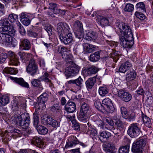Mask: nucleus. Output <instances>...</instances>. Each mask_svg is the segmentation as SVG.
<instances>
[{
  "label": "nucleus",
  "instance_id": "nucleus-1",
  "mask_svg": "<svg viewBox=\"0 0 153 153\" xmlns=\"http://www.w3.org/2000/svg\"><path fill=\"white\" fill-rule=\"evenodd\" d=\"M116 25L120 33L119 38L121 45L126 48H131L134 44V38L129 26L122 22L117 23Z\"/></svg>",
  "mask_w": 153,
  "mask_h": 153
},
{
  "label": "nucleus",
  "instance_id": "nucleus-2",
  "mask_svg": "<svg viewBox=\"0 0 153 153\" xmlns=\"http://www.w3.org/2000/svg\"><path fill=\"white\" fill-rule=\"evenodd\" d=\"M68 49L64 47H62L60 53L62 58L66 62L68 67L65 70V74L67 78L76 76L79 71L80 67L72 60V55L68 52Z\"/></svg>",
  "mask_w": 153,
  "mask_h": 153
},
{
  "label": "nucleus",
  "instance_id": "nucleus-3",
  "mask_svg": "<svg viewBox=\"0 0 153 153\" xmlns=\"http://www.w3.org/2000/svg\"><path fill=\"white\" fill-rule=\"evenodd\" d=\"M0 43L4 45H11L15 47L16 45V40L12 36L15 34L16 30H10L8 31L0 30Z\"/></svg>",
  "mask_w": 153,
  "mask_h": 153
},
{
  "label": "nucleus",
  "instance_id": "nucleus-4",
  "mask_svg": "<svg viewBox=\"0 0 153 153\" xmlns=\"http://www.w3.org/2000/svg\"><path fill=\"white\" fill-rule=\"evenodd\" d=\"M13 123H15L18 126L22 128H25L29 126L30 117L28 113H25L19 114H15L12 117Z\"/></svg>",
  "mask_w": 153,
  "mask_h": 153
},
{
  "label": "nucleus",
  "instance_id": "nucleus-5",
  "mask_svg": "<svg viewBox=\"0 0 153 153\" xmlns=\"http://www.w3.org/2000/svg\"><path fill=\"white\" fill-rule=\"evenodd\" d=\"M146 139L144 138L134 141L133 143L131 151L134 153H143V148L145 146Z\"/></svg>",
  "mask_w": 153,
  "mask_h": 153
},
{
  "label": "nucleus",
  "instance_id": "nucleus-6",
  "mask_svg": "<svg viewBox=\"0 0 153 153\" xmlns=\"http://www.w3.org/2000/svg\"><path fill=\"white\" fill-rule=\"evenodd\" d=\"M33 125L37 130L39 133L41 134H45L48 132V130L45 127L41 126H38L39 122L38 113L36 111L33 113Z\"/></svg>",
  "mask_w": 153,
  "mask_h": 153
},
{
  "label": "nucleus",
  "instance_id": "nucleus-7",
  "mask_svg": "<svg viewBox=\"0 0 153 153\" xmlns=\"http://www.w3.org/2000/svg\"><path fill=\"white\" fill-rule=\"evenodd\" d=\"M139 126V124L136 123H133L130 125L127 131V133L130 137L134 138L139 134L140 130Z\"/></svg>",
  "mask_w": 153,
  "mask_h": 153
},
{
  "label": "nucleus",
  "instance_id": "nucleus-8",
  "mask_svg": "<svg viewBox=\"0 0 153 153\" xmlns=\"http://www.w3.org/2000/svg\"><path fill=\"white\" fill-rule=\"evenodd\" d=\"M38 67L35 60L33 59H31L28 65L26 67V71L32 76H34L37 74Z\"/></svg>",
  "mask_w": 153,
  "mask_h": 153
},
{
  "label": "nucleus",
  "instance_id": "nucleus-9",
  "mask_svg": "<svg viewBox=\"0 0 153 153\" xmlns=\"http://www.w3.org/2000/svg\"><path fill=\"white\" fill-rule=\"evenodd\" d=\"M57 29L59 36L67 33L70 31V28L67 24L60 22L57 25Z\"/></svg>",
  "mask_w": 153,
  "mask_h": 153
},
{
  "label": "nucleus",
  "instance_id": "nucleus-10",
  "mask_svg": "<svg viewBox=\"0 0 153 153\" xmlns=\"http://www.w3.org/2000/svg\"><path fill=\"white\" fill-rule=\"evenodd\" d=\"M118 97L122 101L125 102H128L131 100V95L125 90L120 89L118 91Z\"/></svg>",
  "mask_w": 153,
  "mask_h": 153
},
{
  "label": "nucleus",
  "instance_id": "nucleus-11",
  "mask_svg": "<svg viewBox=\"0 0 153 153\" xmlns=\"http://www.w3.org/2000/svg\"><path fill=\"white\" fill-rule=\"evenodd\" d=\"M59 37L61 42L66 45L70 43L73 40L72 34L70 31L67 33L59 36Z\"/></svg>",
  "mask_w": 153,
  "mask_h": 153
},
{
  "label": "nucleus",
  "instance_id": "nucleus-12",
  "mask_svg": "<svg viewBox=\"0 0 153 153\" xmlns=\"http://www.w3.org/2000/svg\"><path fill=\"white\" fill-rule=\"evenodd\" d=\"M102 105L105 108L103 110L106 111L110 112H112L114 110L113 104L111 100L108 98H106L102 101Z\"/></svg>",
  "mask_w": 153,
  "mask_h": 153
},
{
  "label": "nucleus",
  "instance_id": "nucleus-13",
  "mask_svg": "<svg viewBox=\"0 0 153 153\" xmlns=\"http://www.w3.org/2000/svg\"><path fill=\"white\" fill-rule=\"evenodd\" d=\"M79 143V142L76 136L71 135L68 139L65 147L66 149L72 147L78 144Z\"/></svg>",
  "mask_w": 153,
  "mask_h": 153
},
{
  "label": "nucleus",
  "instance_id": "nucleus-14",
  "mask_svg": "<svg viewBox=\"0 0 153 153\" xmlns=\"http://www.w3.org/2000/svg\"><path fill=\"white\" fill-rule=\"evenodd\" d=\"M102 147L103 150L106 153H115L117 150L114 145L110 143H104Z\"/></svg>",
  "mask_w": 153,
  "mask_h": 153
},
{
  "label": "nucleus",
  "instance_id": "nucleus-15",
  "mask_svg": "<svg viewBox=\"0 0 153 153\" xmlns=\"http://www.w3.org/2000/svg\"><path fill=\"white\" fill-rule=\"evenodd\" d=\"M80 111L87 113L90 109V106L88 104V100L85 99H82L80 100Z\"/></svg>",
  "mask_w": 153,
  "mask_h": 153
},
{
  "label": "nucleus",
  "instance_id": "nucleus-16",
  "mask_svg": "<svg viewBox=\"0 0 153 153\" xmlns=\"http://www.w3.org/2000/svg\"><path fill=\"white\" fill-rule=\"evenodd\" d=\"M20 46L23 50H28L31 48V44L30 41L27 39H21L20 40Z\"/></svg>",
  "mask_w": 153,
  "mask_h": 153
},
{
  "label": "nucleus",
  "instance_id": "nucleus-17",
  "mask_svg": "<svg viewBox=\"0 0 153 153\" xmlns=\"http://www.w3.org/2000/svg\"><path fill=\"white\" fill-rule=\"evenodd\" d=\"M84 71L86 75L91 76L96 74L98 72V69L95 66L90 65L85 68Z\"/></svg>",
  "mask_w": 153,
  "mask_h": 153
},
{
  "label": "nucleus",
  "instance_id": "nucleus-18",
  "mask_svg": "<svg viewBox=\"0 0 153 153\" xmlns=\"http://www.w3.org/2000/svg\"><path fill=\"white\" fill-rule=\"evenodd\" d=\"M97 37L98 35L96 32L91 31L86 33V35L85 36L84 39L88 41H94L97 39Z\"/></svg>",
  "mask_w": 153,
  "mask_h": 153
},
{
  "label": "nucleus",
  "instance_id": "nucleus-19",
  "mask_svg": "<svg viewBox=\"0 0 153 153\" xmlns=\"http://www.w3.org/2000/svg\"><path fill=\"white\" fill-rule=\"evenodd\" d=\"M76 108L75 103L72 101H68L65 107V110L69 113L74 112Z\"/></svg>",
  "mask_w": 153,
  "mask_h": 153
},
{
  "label": "nucleus",
  "instance_id": "nucleus-20",
  "mask_svg": "<svg viewBox=\"0 0 153 153\" xmlns=\"http://www.w3.org/2000/svg\"><path fill=\"white\" fill-rule=\"evenodd\" d=\"M42 140V137L36 136L33 138L31 142L32 144L37 147L41 148L44 144Z\"/></svg>",
  "mask_w": 153,
  "mask_h": 153
},
{
  "label": "nucleus",
  "instance_id": "nucleus-21",
  "mask_svg": "<svg viewBox=\"0 0 153 153\" xmlns=\"http://www.w3.org/2000/svg\"><path fill=\"white\" fill-rule=\"evenodd\" d=\"M132 66L131 64L128 61H126L120 65L119 69V71L120 72L125 73L129 70Z\"/></svg>",
  "mask_w": 153,
  "mask_h": 153
},
{
  "label": "nucleus",
  "instance_id": "nucleus-22",
  "mask_svg": "<svg viewBox=\"0 0 153 153\" xmlns=\"http://www.w3.org/2000/svg\"><path fill=\"white\" fill-rule=\"evenodd\" d=\"M111 136V134L109 132L106 131H100L99 135V138L100 140L104 142L106 141L107 139L108 138Z\"/></svg>",
  "mask_w": 153,
  "mask_h": 153
},
{
  "label": "nucleus",
  "instance_id": "nucleus-23",
  "mask_svg": "<svg viewBox=\"0 0 153 153\" xmlns=\"http://www.w3.org/2000/svg\"><path fill=\"white\" fill-rule=\"evenodd\" d=\"M84 51L87 53H91L97 50V47L88 43H84L83 45Z\"/></svg>",
  "mask_w": 153,
  "mask_h": 153
},
{
  "label": "nucleus",
  "instance_id": "nucleus-24",
  "mask_svg": "<svg viewBox=\"0 0 153 153\" xmlns=\"http://www.w3.org/2000/svg\"><path fill=\"white\" fill-rule=\"evenodd\" d=\"M20 20L21 22L25 26H28L30 23V21L28 18L27 15L23 13L20 15Z\"/></svg>",
  "mask_w": 153,
  "mask_h": 153
},
{
  "label": "nucleus",
  "instance_id": "nucleus-25",
  "mask_svg": "<svg viewBox=\"0 0 153 153\" xmlns=\"http://www.w3.org/2000/svg\"><path fill=\"white\" fill-rule=\"evenodd\" d=\"M137 75L136 71L134 69H132L126 74V80L127 82L132 81L136 78Z\"/></svg>",
  "mask_w": 153,
  "mask_h": 153
},
{
  "label": "nucleus",
  "instance_id": "nucleus-26",
  "mask_svg": "<svg viewBox=\"0 0 153 153\" xmlns=\"http://www.w3.org/2000/svg\"><path fill=\"white\" fill-rule=\"evenodd\" d=\"M83 82V79L80 76H79L75 79L70 80L68 81L67 82L68 84H75L79 88H81Z\"/></svg>",
  "mask_w": 153,
  "mask_h": 153
},
{
  "label": "nucleus",
  "instance_id": "nucleus-27",
  "mask_svg": "<svg viewBox=\"0 0 153 153\" xmlns=\"http://www.w3.org/2000/svg\"><path fill=\"white\" fill-rule=\"evenodd\" d=\"M97 76H95L89 78L85 82L87 88H92L96 82Z\"/></svg>",
  "mask_w": 153,
  "mask_h": 153
},
{
  "label": "nucleus",
  "instance_id": "nucleus-28",
  "mask_svg": "<svg viewBox=\"0 0 153 153\" xmlns=\"http://www.w3.org/2000/svg\"><path fill=\"white\" fill-rule=\"evenodd\" d=\"M101 52V51H99L91 54L89 57L90 61L93 62H96L98 61L100 59Z\"/></svg>",
  "mask_w": 153,
  "mask_h": 153
},
{
  "label": "nucleus",
  "instance_id": "nucleus-29",
  "mask_svg": "<svg viewBox=\"0 0 153 153\" xmlns=\"http://www.w3.org/2000/svg\"><path fill=\"white\" fill-rule=\"evenodd\" d=\"M141 117L144 125L149 128L151 127L152 123L150 118L146 115L144 114L142 112Z\"/></svg>",
  "mask_w": 153,
  "mask_h": 153
},
{
  "label": "nucleus",
  "instance_id": "nucleus-30",
  "mask_svg": "<svg viewBox=\"0 0 153 153\" xmlns=\"http://www.w3.org/2000/svg\"><path fill=\"white\" fill-rule=\"evenodd\" d=\"M48 7L49 9L51 10V11L56 14H57L60 12V10L58 8L57 5L53 2L50 3Z\"/></svg>",
  "mask_w": 153,
  "mask_h": 153
},
{
  "label": "nucleus",
  "instance_id": "nucleus-31",
  "mask_svg": "<svg viewBox=\"0 0 153 153\" xmlns=\"http://www.w3.org/2000/svg\"><path fill=\"white\" fill-rule=\"evenodd\" d=\"M31 83L33 87L38 88L40 91H42L43 89V88L40 82V80L39 79H33L31 81Z\"/></svg>",
  "mask_w": 153,
  "mask_h": 153
},
{
  "label": "nucleus",
  "instance_id": "nucleus-32",
  "mask_svg": "<svg viewBox=\"0 0 153 153\" xmlns=\"http://www.w3.org/2000/svg\"><path fill=\"white\" fill-rule=\"evenodd\" d=\"M136 9L141 12H146L145 5L143 2H140L137 3L135 6Z\"/></svg>",
  "mask_w": 153,
  "mask_h": 153
},
{
  "label": "nucleus",
  "instance_id": "nucleus-33",
  "mask_svg": "<svg viewBox=\"0 0 153 153\" xmlns=\"http://www.w3.org/2000/svg\"><path fill=\"white\" fill-rule=\"evenodd\" d=\"M14 81L15 82L23 87L27 88L29 87V85L28 83L25 82L22 78H15Z\"/></svg>",
  "mask_w": 153,
  "mask_h": 153
},
{
  "label": "nucleus",
  "instance_id": "nucleus-34",
  "mask_svg": "<svg viewBox=\"0 0 153 153\" xmlns=\"http://www.w3.org/2000/svg\"><path fill=\"white\" fill-rule=\"evenodd\" d=\"M18 58L17 55H14L10 57L9 64L13 65H18L19 63Z\"/></svg>",
  "mask_w": 153,
  "mask_h": 153
},
{
  "label": "nucleus",
  "instance_id": "nucleus-35",
  "mask_svg": "<svg viewBox=\"0 0 153 153\" xmlns=\"http://www.w3.org/2000/svg\"><path fill=\"white\" fill-rule=\"evenodd\" d=\"M87 114L80 111L77 114L78 119L80 121L85 122L87 119Z\"/></svg>",
  "mask_w": 153,
  "mask_h": 153
},
{
  "label": "nucleus",
  "instance_id": "nucleus-36",
  "mask_svg": "<svg viewBox=\"0 0 153 153\" xmlns=\"http://www.w3.org/2000/svg\"><path fill=\"white\" fill-rule=\"evenodd\" d=\"M1 101L0 106H5L8 104L10 102L9 97L3 95L0 97Z\"/></svg>",
  "mask_w": 153,
  "mask_h": 153
},
{
  "label": "nucleus",
  "instance_id": "nucleus-37",
  "mask_svg": "<svg viewBox=\"0 0 153 153\" xmlns=\"http://www.w3.org/2000/svg\"><path fill=\"white\" fill-rule=\"evenodd\" d=\"M51 119L50 116H42L41 118L42 123L45 125H49L51 123Z\"/></svg>",
  "mask_w": 153,
  "mask_h": 153
},
{
  "label": "nucleus",
  "instance_id": "nucleus-38",
  "mask_svg": "<svg viewBox=\"0 0 153 153\" xmlns=\"http://www.w3.org/2000/svg\"><path fill=\"white\" fill-rule=\"evenodd\" d=\"M3 71L6 73L11 74H17L18 72V71L16 69L9 67L5 68L4 69Z\"/></svg>",
  "mask_w": 153,
  "mask_h": 153
},
{
  "label": "nucleus",
  "instance_id": "nucleus-39",
  "mask_svg": "<svg viewBox=\"0 0 153 153\" xmlns=\"http://www.w3.org/2000/svg\"><path fill=\"white\" fill-rule=\"evenodd\" d=\"M108 89L105 87L101 86L99 88V93L100 95L101 96H104L108 93Z\"/></svg>",
  "mask_w": 153,
  "mask_h": 153
},
{
  "label": "nucleus",
  "instance_id": "nucleus-40",
  "mask_svg": "<svg viewBox=\"0 0 153 153\" xmlns=\"http://www.w3.org/2000/svg\"><path fill=\"white\" fill-rule=\"evenodd\" d=\"M94 105L96 108L99 111H102L103 110V109H105L104 107L102 105V103L101 104V102L98 99L95 100Z\"/></svg>",
  "mask_w": 153,
  "mask_h": 153
},
{
  "label": "nucleus",
  "instance_id": "nucleus-41",
  "mask_svg": "<svg viewBox=\"0 0 153 153\" xmlns=\"http://www.w3.org/2000/svg\"><path fill=\"white\" fill-rule=\"evenodd\" d=\"M88 133L91 137L97 136V130L92 126H89Z\"/></svg>",
  "mask_w": 153,
  "mask_h": 153
},
{
  "label": "nucleus",
  "instance_id": "nucleus-42",
  "mask_svg": "<svg viewBox=\"0 0 153 153\" xmlns=\"http://www.w3.org/2000/svg\"><path fill=\"white\" fill-rule=\"evenodd\" d=\"M100 23L101 25L103 27L108 25L109 23L108 18H102L100 20Z\"/></svg>",
  "mask_w": 153,
  "mask_h": 153
},
{
  "label": "nucleus",
  "instance_id": "nucleus-43",
  "mask_svg": "<svg viewBox=\"0 0 153 153\" xmlns=\"http://www.w3.org/2000/svg\"><path fill=\"white\" fill-rule=\"evenodd\" d=\"M129 149V145H127L120 148L119 153H128Z\"/></svg>",
  "mask_w": 153,
  "mask_h": 153
},
{
  "label": "nucleus",
  "instance_id": "nucleus-44",
  "mask_svg": "<svg viewBox=\"0 0 153 153\" xmlns=\"http://www.w3.org/2000/svg\"><path fill=\"white\" fill-rule=\"evenodd\" d=\"M51 110L53 112L60 113L61 110V107L59 104H55L51 107Z\"/></svg>",
  "mask_w": 153,
  "mask_h": 153
},
{
  "label": "nucleus",
  "instance_id": "nucleus-45",
  "mask_svg": "<svg viewBox=\"0 0 153 153\" xmlns=\"http://www.w3.org/2000/svg\"><path fill=\"white\" fill-rule=\"evenodd\" d=\"M48 74L47 72H45L44 74L40 77V79L46 82H49L50 83L49 85H50V84H52V83L51 80L48 78Z\"/></svg>",
  "mask_w": 153,
  "mask_h": 153
},
{
  "label": "nucleus",
  "instance_id": "nucleus-46",
  "mask_svg": "<svg viewBox=\"0 0 153 153\" xmlns=\"http://www.w3.org/2000/svg\"><path fill=\"white\" fill-rule=\"evenodd\" d=\"M48 96L47 94L44 93L40 96L39 98V100L42 102H45L48 100Z\"/></svg>",
  "mask_w": 153,
  "mask_h": 153
},
{
  "label": "nucleus",
  "instance_id": "nucleus-47",
  "mask_svg": "<svg viewBox=\"0 0 153 153\" xmlns=\"http://www.w3.org/2000/svg\"><path fill=\"white\" fill-rule=\"evenodd\" d=\"M8 19L11 22H14L18 20V16L14 13L10 14L8 16Z\"/></svg>",
  "mask_w": 153,
  "mask_h": 153
},
{
  "label": "nucleus",
  "instance_id": "nucleus-48",
  "mask_svg": "<svg viewBox=\"0 0 153 153\" xmlns=\"http://www.w3.org/2000/svg\"><path fill=\"white\" fill-rule=\"evenodd\" d=\"M18 55H19L21 59L22 60L24 59L27 60V57L30 56L31 55L29 53H22L19 52L18 53Z\"/></svg>",
  "mask_w": 153,
  "mask_h": 153
},
{
  "label": "nucleus",
  "instance_id": "nucleus-49",
  "mask_svg": "<svg viewBox=\"0 0 153 153\" xmlns=\"http://www.w3.org/2000/svg\"><path fill=\"white\" fill-rule=\"evenodd\" d=\"M76 36L79 39H81L85 37L83 35V31L81 30H77L74 32Z\"/></svg>",
  "mask_w": 153,
  "mask_h": 153
},
{
  "label": "nucleus",
  "instance_id": "nucleus-50",
  "mask_svg": "<svg viewBox=\"0 0 153 153\" xmlns=\"http://www.w3.org/2000/svg\"><path fill=\"white\" fill-rule=\"evenodd\" d=\"M134 15L137 17L141 20H143L146 18L145 15L141 12L137 11L135 13Z\"/></svg>",
  "mask_w": 153,
  "mask_h": 153
},
{
  "label": "nucleus",
  "instance_id": "nucleus-51",
  "mask_svg": "<svg viewBox=\"0 0 153 153\" xmlns=\"http://www.w3.org/2000/svg\"><path fill=\"white\" fill-rule=\"evenodd\" d=\"M53 27L51 25H45V29L48 33L49 36H51L52 33Z\"/></svg>",
  "mask_w": 153,
  "mask_h": 153
},
{
  "label": "nucleus",
  "instance_id": "nucleus-52",
  "mask_svg": "<svg viewBox=\"0 0 153 153\" xmlns=\"http://www.w3.org/2000/svg\"><path fill=\"white\" fill-rule=\"evenodd\" d=\"M22 128L23 130L22 131V133L25 136H28L31 132V130L29 126L26 128Z\"/></svg>",
  "mask_w": 153,
  "mask_h": 153
},
{
  "label": "nucleus",
  "instance_id": "nucleus-53",
  "mask_svg": "<svg viewBox=\"0 0 153 153\" xmlns=\"http://www.w3.org/2000/svg\"><path fill=\"white\" fill-rule=\"evenodd\" d=\"M115 124L117 128L119 129H123V122L119 119H117L115 122Z\"/></svg>",
  "mask_w": 153,
  "mask_h": 153
},
{
  "label": "nucleus",
  "instance_id": "nucleus-54",
  "mask_svg": "<svg viewBox=\"0 0 153 153\" xmlns=\"http://www.w3.org/2000/svg\"><path fill=\"white\" fill-rule=\"evenodd\" d=\"M51 120L49 125L55 128H56L59 126V123L56 120L53 119L52 118Z\"/></svg>",
  "mask_w": 153,
  "mask_h": 153
},
{
  "label": "nucleus",
  "instance_id": "nucleus-55",
  "mask_svg": "<svg viewBox=\"0 0 153 153\" xmlns=\"http://www.w3.org/2000/svg\"><path fill=\"white\" fill-rule=\"evenodd\" d=\"M134 6L131 4H128L125 6L124 10L125 11L131 12L134 10Z\"/></svg>",
  "mask_w": 153,
  "mask_h": 153
},
{
  "label": "nucleus",
  "instance_id": "nucleus-56",
  "mask_svg": "<svg viewBox=\"0 0 153 153\" xmlns=\"http://www.w3.org/2000/svg\"><path fill=\"white\" fill-rule=\"evenodd\" d=\"M17 25L19 26V33L22 35H25V34L26 31L23 26L19 22L18 23Z\"/></svg>",
  "mask_w": 153,
  "mask_h": 153
},
{
  "label": "nucleus",
  "instance_id": "nucleus-57",
  "mask_svg": "<svg viewBox=\"0 0 153 153\" xmlns=\"http://www.w3.org/2000/svg\"><path fill=\"white\" fill-rule=\"evenodd\" d=\"M75 25L77 28V30H83L82 25L79 21H76L75 23Z\"/></svg>",
  "mask_w": 153,
  "mask_h": 153
},
{
  "label": "nucleus",
  "instance_id": "nucleus-58",
  "mask_svg": "<svg viewBox=\"0 0 153 153\" xmlns=\"http://www.w3.org/2000/svg\"><path fill=\"white\" fill-rule=\"evenodd\" d=\"M103 121H105L110 126H111L110 128H111V127H113L114 125V121L112 120L111 119L109 118L106 117L104 118L103 119Z\"/></svg>",
  "mask_w": 153,
  "mask_h": 153
},
{
  "label": "nucleus",
  "instance_id": "nucleus-59",
  "mask_svg": "<svg viewBox=\"0 0 153 153\" xmlns=\"http://www.w3.org/2000/svg\"><path fill=\"white\" fill-rule=\"evenodd\" d=\"M98 126L101 128H102L104 127V123L99 118L97 120H94Z\"/></svg>",
  "mask_w": 153,
  "mask_h": 153
},
{
  "label": "nucleus",
  "instance_id": "nucleus-60",
  "mask_svg": "<svg viewBox=\"0 0 153 153\" xmlns=\"http://www.w3.org/2000/svg\"><path fill=\"white\" fill-rule=\"evenodd\" d=\"M27 35L28 36L36 38L38 36L36 32L31 30L27 31Z\"/></svg>",
  "mask_w": 153,
  "mask_h": 153
},
{
  "label": "nucleus",
  "instance_id": "nucleus-61",
  "mask_svg": "<svg viewBox=\"0 0 153 153\" xmlns=\"http://www.w3.org/2000/svg\"><path fill=\"white\" fill-rule=\"evenodd\" d=\"M110 130L113 133L116 135H117L120 132V129L118 128H115L114 126L110 128Z\"/></svg>",
  "mask_w": 153,
  "mask_h": 153
},
{
  "label": "nucleus",
  "instance_id": "nucleus-62",
  "mask_svg": "<svg viewBox=\"0 0 153 153\" xmlns=\"http://www.w3.org/2000/svg\"><path fill=\"white\" fill-rule=\"evenodd\" d=\"M1 60V59L3 63L5 62L6 59L7 58V54L5 53H2L0 54Z\"/></svg>",
  "mask_w": 153,
  "mask_h": 153
},
{
  "label": "nucleus",
  "instance_id": "nucleus-63",
  "mask_svg": "<svg viewBox=\"0 0 153 153\" xmlns=\"http://www.w3.org/2000/svg\"><path fill=\"white\" fill-rule=\"evenodd\" d=\"M119 55L116 52L113 53L112 55V58L113 59V60L115 62H117L119 59Z\"/></svg>",
  "mask_w": 153,
  "mask_h": 153
},
{
  "label": "nucleus",
  "instance_id": "nucleus-64",
  "mask_svg": "<svg viewBox=\"0 0 153 153\" xmlns=\"http://www.w3.org/2000/svg\"><path fill=\"white\" fill-rule=\"evenodd\" d=\"M5 7L4 5L0 3V15L1 16L4 14Z\"/></svg>",
  "mask_w": 153,
  "mask_h": 153
}]
</instances>
